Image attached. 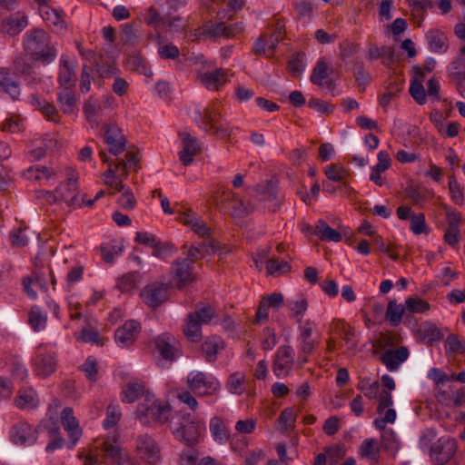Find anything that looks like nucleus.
I'll return each instance as SVG.
<instances>
[{"label":"nucleus","instance_id":"nucleus-15","mask_svg":"<svg viewBox=\"0 0 465 465\" xmlns=\"http://www.w3.org/2000/svg\"><path fill=\"white\" fill-rule=\"evenodd\" d=\"M99 459L101 463L105 465H124L127 460V454L116 442L105 440L101 445Z\"/></svg>","mask_w":465,"mask_h":465},{"label":"nucleus","instance_id":"nucleus-13","mask_svg":"<svg viewBox=\"0 0 465 465\" xmlns=\"http://www.w3.org/2000/svg\"><path fill=\"white\" fill-rule=\"evenodd\" d=\"M457 450L456 440L451 438H440L430 448L431 456L438 465L448 463Z\"/></svg>","mask_w":465,"mask_h":465},{"label":"nucleus","instance_id":"nucleus-54","mask_svg":"<svg viewBox=\"0 0 465 465\" xmlns=\"http://www.w3.org/2000/svg\"><path fill=\"white\" fill-rule=\"evenodd\" d=\"M358 389L364 394L365 397L371 400L378 396L380 384L377 381H371L370 380H361L358 385Z\"/></svg>","mask_w":465,"mask_h":465},{"label":"nucleus","instance_id":"nucleus-18","mask_svg":"<svg viewBox=\"0 0 465 465\" xmlns=\"http://www.w3.org/2000/svg\"><path fill=\"white\" fill-rule=\"evenodd\" d=\"M447 74L450 82L456 85L460 95L465 98V61L454 57L447 66Z\"/></svg>","mask_w":465,"mask_h":465},{"label":"nucleus","instance_id":"nucleus-60","mask_svg":"<svg viewBox=\"0 0 465 465\" xmlns=\"http://www.w3.org/2000/svg\"><path fill=\"white\" fill-rule=\"evenodd\" d=\"M359 51V45L349 40H344L339 45V57L346 61Z\"/></svg>","mask_w":465,"mask_h":465},{"label":"nucleus","instance_id":"nucleus-36","mask_svg":"<svg viewBox=\"0 0 465 465\" xmlns=\"http://www.w3.org/2000/svg\"><path fill=\"white\" fill-rule=\"evenodd\" d=\"M223 348V341L220 338L208 339L202 344V351L209 362L214 361L218 352Z\"/></svg>","mask_w":465,"mask_h":465},{"label":"nucleus","instance_id":"nucleus-49","mask_svg":"<svg viewBox=\"0 0 465 465\" xmlns=\"http://www.w3.org/2000/svg\"><path fill=\"white\" fill-rule=\"evenodd\" d=\"M382 447L392 453H395L400 449V440H398L392 429H387L381 432Z\"/></svg>","mask_w":465,"mask_h":465},{"label":"nucleus","instance_id":"nucleus-41","mask_svg":"<svg viewBox=\"0 0 465 465\" xmlns=\"http://www.w3.org/2000/svg\"><path fill=\"white\" fill-rule=\"evenodd\" d=\"M227 199L232 200L230 209L232 211V214L235 217L246 216L252 211V208L245 205V203L232 192H229L227 193Z\"/></svg>","mask_w":465,"mask_h":465},{"label":"nucleus","instance_id":"nucleus-47","mask_svg":"<svg viewBox=\"0 0 465 465\" xmlns=\"http://www.w3.org/2000/svg\"><path fill=\"white\" fill-rule=\"evenodd\" d=\"M121 28V40L124 44L134 45L139 43L140 35L134 24H124Z\"/></svg>","mask_w":465,"mask_h":465},{"label":"nucleus","instance_id":"nucleus-25","mask_svg":"<svg viewBox=\"0 0 465 465\" xmlns=\"http://www.w3.org/2000/svg\"><path fill=\"white\" fill-rule=\"evenodd\" d=\"M155 348L162 358L168 361H173L178 356L175 346V339L170 334L163 333L155 339Z\"/></svg>","mask_w":465,"mask_h":465},{"label":"nucleus","instance_id":"nucleus-46","mask_svg":"<svg viewBox=\"0 0 465 465\" xmlns=\"http://www.w3.org/2000/svg\"><path fill=\"white\" fill-rule=\"evenodd\" d=\"M329 66L323 58H321L312 70L311 82L316 85H322L323 79L328 76Z\"/></svg>","mask_w":465,"mask_h":465},{"label":"nucleus","instance_id":"nucleus-6","mask_svg":"<svg viewBox=\"0 0 465 465\" xmlns=\"http://www.w3.org/2000/svg\"><path fill=\"white\" fill-rule=\"evenodd\" d=\"M243 29L244 26L242 22L228 25L223 22H206L198 29V35L203 39H216L222 36L231 38L242 33Z\"/></svg>","mask_w":465,"mask_h":465},{"label":"nucleus","instance_id":"nucleus-51","mask_svg":"<svg viewBox=\"0 0 465 465\" xmlns=\"http://www.w3.org/2000/svg\"><path fill=\"white\" fill-rule=\"evenodd\" d=\"M153 255L161 259H164L176 251L174 245L170 242H161L159 239L156 241V244L153 247Z\"/></svg>","mask_w":465,"mask_h":465},{"label":"nucleus","instance_id":"nucleus-32","mask_svg":"<svg viewBox=\"0 0 465 465\" xmlns=\"http://www.w3.org/2000/svg\"><path fill=\"white\" fill-rule=\"evenodd\" d=\"M220 251L221 246L220 243L217 242H210L209 244L203 242L198 246H191L187 252V257L185 259H189V262H192V264H193L194 262L204 258L207 254L211 252L215 253Z\"/></svg>","mask_w":465,"mask_h":465},{"label":"nucleus","instance_id":"nucleus-17","mask_svg":"<svg viewBox=\"0 0 465 465\" xmlns=\"http://www.w3.org/2000/svg\"><path fill=\"white\" fill-rule=\"evenodd\" d=\"M57 82L58 88L75 86V62L70 61L66 54L61 55Z\"/></svg>","mask_w":465,"mask_h":465},{"label":"nucleus","instance_id":"nucleus-10","mask_svg":"<svg viewBox=\"0 0 465 465\" xmlns=\"http://www.w3.org/2000/svg\"><path fill=\"white\" fill-rule=\"evenodd\" d=\"M136 450L150 465H157L161 460V449L156 440L148 434L140 435L137 438Z\"/></svg>","mask_w":465,"mask_h":465},{"label":"nucleus","instance_id":"nucleus-48","mask_svg":"<svg viewBox=\"0 0 465 465\" xmlns=\"http://www.w3.org/2000/svg\"><path fill=\"white\" fill-rule=\"evenodd\" d=\"M139 279L140 274L138 272H129L118 280L117 288L122 292H131L136 287Z\"/></svg>","mask_w":465,"mask_h":465},{"label":"nucleus","instance_id":"nucleus-64","mask_svg":"<svg viewBox=\"0 0 465 465\" xmlns=\"http://www.w3.org/2000/svg\"><path fill=\"white\" fill-rule=\"evenodd\" d=\"M244 377L239 373L229 376L227 386L231 393L241 394L244 391Z\"/></svg>","mask_w":465,"mask_h":465},{"label":"nucleus","instance_id":"nucleus-50","mask_svg":"<svg viewBox=\"0 0 465 465\" xmlns=\"http://www.w3.org/2000/svg\"><path fill=\"white\" fill-rule=\"evenodd\" d=\"M121 416L122 413L118 405H108L106 409V417L103 421L104 428L106 430L114 428L118 423Z\"/></svg>","mask_w":465,"mask_h":465},{"label":"nucleus","instance_id":"nucleus-16","mask_svg":"<svg viewBox=\"0 0 465 465\" xmlns=\"http://www.w3.org/2000/svg\"><path fill=\"white\" fill-rule=\"evenodd\" d=\"M256 193L259 201L268 203L269 211L275 213L281 207L282 201L278 196L277 186L271 181L256 186Z\"/></svg>","mask_w":465,"mask_h":465},{"label":"nucleus","instance_id":"nucleus-35","mask_svg":"<svg viewBox=\"0 0 465 465\" xmlns=\"http://www.w3.org/2000/svg\"><path fill=\"white\" fill-rule=\"evenodd\" d=\"M315 234L322 240L338 242L341 241V234L332 229L323 220H319L315 225Z\"/></svg>","mask_w":465,"mask_h":465},{"label":"nucleus","instance_id":"nucleus-2","mask_svg":"<svg viewBox=\"0 0 465 465\" xmlns=\"http://www.w3.org/2000/svg\"><path fill=\"white\" fill-rule=\"evenodd\" d=\"M24 47L33 60L48 64L57 56L56 48L50 44L49 35L43 29L27 32L24 39Z\"/></svg>","mask_w":465,"mask_h":465},{"label":"nucleus","instance_id":"nucleus-3","mask_svg":"<svg viewBox=\"0 0 465 465\" xmlns=\"http://www.w3.org/2000/svg\"><path fill=\"white\" fill-rule=\"evenodd\" d=\"M136 413L140 422L144 425L152 422L164 423L169 420L171 408L146 398L144 402L138 405Z\"/></svg>","mask_w":465,"mask_h":465},{"label":"nucleus","instance_id":"nucleus-44","mask_svg":"<svg viewBox=\"0 0 465 465\" xmlns=\"http://www.w3.org/2000/svg\"><path fill=\"white\" fill-rule=\"evenodd\" d=\"M266 270L272 276H281L290 272L291 265L286 261H278L275 258H272L266 262Z\"/></svg>","mask_w":465,"mask_h":465},{"label":"nucleus","instance_id":"nucleus-29","mask_svg":"<svg viewBox=\"0 0 465 465\" xmlns=\"http://www.w3.org/2000/svg\"><path fill=\"white\" fill-rule=\"evenodd\" d=\"M28 25L27 16L17 12L12 14L2 23V31L9 35H16L23 31Z\"/></svg>","mask_w":465,"mask_h":465},{"label":"nucleus","instance_id":"nucleus-19","mask_svg":"<svg viewBox=\"0 0 465 465\" xmlns=\"http://www.w3.org/2000/svg\"><path fill=\"white\" fill-rule=\"evenodd\" d=\"M183 150L180 152V160L183 165L188 166L193 161V156L201 151V144L196 137H193L190 134L180 133L179 134Z\"/></svg>","mask_w":465,"mask_h":465},{"label":"nucleus","instance_id":"nucleus-59","mask_svg":"<svg viewBox=\"0 0 465 465\" xmlns=\"http://www.w3.org/2000/svg\"><path fill=\"white\" fill-rule=\"evenodd\" d=\"M94 74V67L85 64L83 66L80 77V91L83 94H86L91 90V80L94 79L93 76Z\"/></svg>","mask_w":465,"mask_h":465},{"label":"nucleus","instance_id":"nucleus-38","mask_svg":"<svg viewBox=\"0 0 465 465\" xmlns=\"http://www.w3.org/2000/svg\"><path fill=\"white\" fill-rule=\"evenodd\" d=\"M183 332L191 341L197 342L202 338V323L189 313L187 315Z\"/></svg>","mask_w":465,"mask_h":465},{"label":"nucleus","instance_id":"nucleus-37","mask_svg":"<svg viewBox=\"0 0 465 465\" xmlns=\"http://www.w3.org/2000/svg\"><path fill=\"white\" fill-rule=\"evenodd\" d=\"M47 322V315L37 305H34L28 312V323L35 331H43Z\"/></svg>","mask_w":465,"mask_h":465},{"label":"nucleus","instance_id":"nucleus-11","mask_svg":"<svg viewBox=\"0 0 465 465\" xmlns=\"http://www.w3.org/2000/svg\"><path fill=\"white\" fill-rule=\"evenodd\" d=\"M58 201L64 202L70 207H80L81 202L78 198L77 177L73 171L68 173L65 183H60L55 189Z\"/></svg>","mask_w":465,"mask_h":465},{"label":"nucleus","instance_id":"nucleus-42","mask_svg":"<svg viewBox=\"0 0 465 465\" xmlns=\"http://www.w3.org/2000/svg\"><path fill=\"white\" fill-rule=\"evenodd\" d=\"M101 109L98 102L90 97L84 104L83 111L86 120L91 124L92 127L98 125V111Z\"/></svg>","mask_w":465,"mask_h":465},{"label":"nucleus","instance_id":"nucleus-52","mask_svg":"<svg viewBox=\"0 0 465 465\" xmlns=\"http://www.w3.org/2000/svg\"><path fill=\"white\" fill-rule=\"evenodd\" d=\"M325 175L330 181L341 182L347 178V170L339 164L332 163L326 167Z\"/></svg>","mask_w":465,"mask_h":465},{"label":"nucleus","instance_id":"nucleus-55","mask_svg":"<svg viewBox=\"0 0 465 465\" xmlns=\"http://www.w3.org/2000/svg\"><path fill=\"white\" fill-rule=\"evenodd\" d=\"M144 22L148 25H152L157 29L164 26L166 23V17L161 16L157 9L153 6H151L144 15Z\"/></svg>","mask_w":465,"mask_h":465},{"label":"nucleus","instance_id":"nucleus-12","mask_svg":"<svg viewBox=\"0 0 465 465\" xmlns=\"http://www.w3.org/2000/svg\"><path fill=\"white\" fill-rule=\"evenodd\" d=\"M294 351L290 345H282L277 349L273 361V373L278 378L288 376L294 364Z\"/></svg>","mask_w":465,"mask_h":465},{"label":"nucleus","instance_id":"nucleus-22","mask_svg":"<svg viewBox=\"0 0 465 465\" xmlns=\"http://www.w3.org/2000/svg\"><path fill=\"white\" fill-rule=\"evenodd\" d=\"M193 264L189 259L177 260L173 264V277L177 281V287L183 288L194 280L193 274Z\"/></svg>","mask_w":465,"mask_h":465},{"label":"nucleus","instance_id":"nucleus-57","mask_svg":"<svg viewBox=\"0 0 465 465\" xmlns=\"http://www.w3.org/2000/svg\"><path fill=\"white\" fill-rule=\"evenodd\" d=\"M306 57L303 53H297L289 62L290 72L294 76H300L306 67Z\"/></svg>","mask_w":465,"mask_h":465},{"label":"nucleus","instance_id":"nucleus-27","mask_svg":"<svg viewBox=\"0 0 465 465\" xmlns=\"http://www.w3.org/2000/svg\"><path fill=\"white\" fill-rule=\"evenodd\" d=\"M425 38L430 52L436 54L448 52L449 39L444 32L439 29H430L426 33Z\"/></svg>","mask_w":465,"mask_h":465},{"label":"nucleus","instance_id":"nucleus-24","mask_svg":"<svg viewBox=\"0 0 465 465\" xmlns=\"http://www.w3.org/2000/svg\"><path fill=\"white\" fill-rule=\"evenodd\" d=\"M409 357V351L406 347L401 346L394 350H388L383 352L380 360L390 371H397L401 364Z\"/></svg>","mask_w":465,"mask_h":465},{"label":"nucleus","instance_id":"nucleus-8","mask_svg":"<svg viewBox=\"0 0 465 465\" xmlns=\"http://www.w3.org/2000/svg\"><path fill=\"white\" fill-rule=\"evenodd\" d=\"M38 428L25 420L15 422L10 429L9 439L15 445L32 446L37 441Z\"/></svg>","mask_w":465,"mask_h":465},{"label":"nucleus","instance_id":"nucleus-31","mask_svg":"<svg viewBox=\"0 0 465 465\" xmlns=\"http://www.w3.org/2000/svg\"><path fill=\"white\" fill-rule=\"evenodd\" d=\"M210 432L213 440L219 444H225L229 441L231 434L225 422L219 416H214L210 420Z\"/></svg>","mask_w":465,"mask_h":465},{"label":"nucleus","instance_id":"nucleus-45","mask_svg":"<svg viewBox=\"0 0 465 465\" xmlns=\"http://www.w3.org/2000/svg\"><path fill=\"white\" fill-rule=\"evenodd\" d=\"M444 349L447 355L465 353V344L455 334L448 335L445 340Z\"/></svg>","mask_w":465,"mask_h":465},{"label":"nucleus","instance_id":"nucleus-7","mask_svg":"<svg viewBox=\"0 0 465 465\" xmlns=\"http://www.w3.org/2000/svg\"><path fill=\"white\" fill-rule=\"evenodd\" d=\"M173 434L176 440L184 442L189 447H193L200 440L201 425L188 413L186 417H183V421L178 428L173 430Z\"/></svg>","mask_w":465,"mask_h":465},{"label":"nucleus","instance_id":"nucleus-39","mask_svg":"<svg viewBox=\"0 0 465 465\" xmlns=\"http://www.w3.org/2000/svg\"><path fill=\"white\" fill-rule=\"evenodd\" d=\"M406 307L398 304L395 300L390 301L386 310V319L390 322L391 326H398L405 312Z\"/></svg>","mask_w":465,"mask_h":465},{"label":"nucleus","instance_id":"nucleus-53","mask_svg":"<svg viewBox=\"0 0 465 465\" xmlns=\"http://www.w3.org/2000/svg\"><path fill=\"white\" fill-rule=\"evenodd\" d=\"M406 311L412 313H423L430 309V304L420 299L410 297L405 301Z\"/></svg>","mask_w":465,"mask_h":465},{"label":"nucleus","instance_id":"nucleus-40","mask_svg":"<svg viewBox=\"0 0 465 465\" xmlns=\"http://www.w3.org/2000/svg\"><path fill=\"white\" fill-rule=\"evenodd\" d=\"M287 307L292 312L293 317L298 323L302 322V319L308 309L307 299L301 295L296 300H291L287 302Z\"/></svg>","mask_w":465,"mask_h":465},{"label":"nucleus","instance_id":"nucleus-26","mask_svg":"<svg viewBox=\"0 0 465 465\" xmlns=\"http://www.w3.org/2000/svg\"><path fill=\"white\" fill-rule=\"evenodd\" d=\"M200 83L210 91H217L227 82L226 71L223 68L212 72L201 73L198 75Z\"/></svg>","mask_w":465,"mask_h":465},{"label":"nucleus","instance_id":"nucleus-43","mask_svg":"<svg viewBox=\"0 0 465 465\" xmlns=\"http://www.w3.org/2000/svg\"><path fill=\"white\" fill-rule=\"evenodd\" d=\"M190 314L202 324H210L212 320L215 317L214 309L210 305H203L202 303H198L195 312Z\"/></svg>","mask_w":465,"mask_h":465},{"label":"nucleus","instance_id":"nucleus-1","mask_svg":"<svg viewBox=\"0 0 465 465\" xmlns=\"http://www.w3.org/2000/svg\"><path fill=\"white\" fill-rule=\"evenodd\" d=\"M193 119L197 125L205 132H213L219 138H225L232 130L230 123L221 113V104L217 102L209 104L203 111L195 109Z\"/></svg>","mask_w":465,"mask_h":465},{"label":"nucleus","instance_id":"nucleus-23","mask_svg":"<svg viewBox=\"0 0 465 465\" xmlns=\"http://www.w3.org/2000/svg\"><path fill=\"white\" fill-rule=\"evenodd\" d=\"M14 69L16 74L20 75L26 82L27 85L34 87L41 82V78L34 71L32 63L22 56L14 58Z\"/></svg>","mask_w":465,"mask_h":465},{"label":"nucleus","instance_id":"nucleus-34","mask_svg":"<svg viewBox=\"0 0 465 465\" xmlns=\"http://www.w3.org/2000/svg\"><path fill=\"white\" fill-rule=\"evenodd\" d=\"M144 392V384L142 381H131L122 391V401L126 403H133Z\"/></svg>","mask_w":465,"mask_h":465},{"label":"nucleus","instance_id":"nucleus-5","mask_svg":"<svg viewBox=\"0 0 465 465\" xmlns=\"http://www.w3.org/2000/svg\"><path fill=\"white\" fill-rule=\"evenodd\" d=\"M187 386L198 396L212 395L216 392L221 384L213 375L199 371H193L187 375Z\"/></svg>","mask_w":465,"mask_h":465},{"label":"nucleus","instance_id":"nucleus-63","mask_svg":"<svg viewBox=\"0 0 465 465\" xmlns=\"http://www.w3.org/2000/svg\"><path fill=\"white\" fill-rule=\"evenodd\" d=\"M376 440L372 438L366 439L360 446L359 454L363 458L375 459L379 453V449L375 450Z\"/></svg>","mask_w":465,"mask_h":465},{"label":"nucleus","instance_id":"nucleus-61","mask_svg":"<svg viewBox=\"0 0 465 465\" xmlns=\"http://www.w3.org/2000/svg\"><path fill=\"white\" fill-rule=\"evenodd\" d=\"M294 9L299 18L309 21L313 15V6L312 3L303 0L294 3Z\"/></svg>","mask_w":465,"mask_h":465},{"label":"nucleus","instance_id":"nucleus-28","mask_svg":"<svg viewBox=\"0 0 465 465\" xmlns=\"http://www.w3.org/2000/svg\"><path fill=\"white\" fill-rule=\"evenodd\" d=\"M56 96L57 104L64 114H72L77 110V98L74 88H58Z\"/></svg>","mask_w":465,"mask_h":465},{"label":"nucleus","instance_id":"nucleus-21","mask_svg":"<svg viewBox=\"0 0 465 465\" xmlns=\"http://www.w3.org/2000/svg\"><path fill=\"white\" fill-rule=\"evenodd\" d=\"M140 329L141 325L137 321L130 320L125 322L122 327L115 331L114 339L116 343L121 347H127L133 344Z\"/></svg>","mask_w":465,"mask_h":465},{"label":"nucleus","instance_id":"nucleus-30","mask_svg":"<svg viewBox=\"0 0 465 465\" xmlns=\"http://www.w3.org/2000/svg\"><path fill=\"white\" fill-rule=\"evenodd\" d=\"M0 89L14 101L18 100L21 94L19 83L11 77L10 70L6 67H0Z\"/></svg>","mask_w":465,"mask_h":465},{"label":"nucleus","instance_id":"nucleus-9","mask_svg":"<svg viewBox=\"0 0 465 465\" xmlns=\"http://www.w3.org/2000/svg\"><path fill=\"white\" fill-rule=\"evenodd\" d=\"M140 296L148 307L156 309L169 299V285L160 282L148 283Z\"/></svg>","mask_w":465,"mask_h":465},{"label":"nucleus","instance_id":"nucleus-58","mask_svg":"<svg viewBox=\"0 0 465 465\" xmlns=\"http://www.w3.org/2000/svg\"><path fill=\"white\" fill-rule=\"evenodd\" d=\"M410 229L416 234L428 233L425 215L422 213L413 214L411 217Z\"/></svg>","mask_w":465,"mask_h":465},{"label":"nucleus","instance_id":"nucleus-33","mask_svg":"<svg viewBox=\"0 0 465 465\" xmlns=\"http://www.w3.org/2000/svg\"><path fill=\"white\" fill-rule=\"evenodd\" d=\"M15 406L21 410H31L38 406L37 393L33 388L20 390L15 400Z\"/></svg>","mask_w":465,"mask_h":465},{"label":"nucleus","instance_id":"nucleus-20","mask_svg":"<svg viewBox=\"0 0 465 465\" xmlns=\"http://www.w3.org/2000/svg\"><path fill=\"white\" fill-rule=\"evenodd\" d=\"M61 420L64 430L68 432L70 442L68 448L72 449L75 446L81 436V430L76 418L74 416L72 408L66 407L61 412Z\"/></svg>","mask_w":465,"mask_h":465},{"label":"nucleus","instance_id":"nucleus-4","mask_svg":"<svg viewBox=\"0 0 465 465\" xmlns=\"http://www.w3.org/2000/svg\"><path fill=\"white\" fill-rule=\"evenodd\" d=\"M34 373L39 378H47L56 370L57 361L54 351L48 346L40 344L36 347L32 359Z\"/></svg>","mask_w":465,"mask_h":465},{"label":"nucleus","instance_id":"nucleus-14","mask_svg":"<svg viewBox=\"0 0 465 465\" xmlns=\"http://www.w3.org/2000/svg\"><path fill=\"white\" fill-rule=\"evenodd\" d=\"M104 130V140L108 146L109 153L114 155H119L124 152L127 140L122 130L114 124H105Z\"/></svg>","mask_w":465,"mask_h":465},{"label":"nucleus","instance_id":"nucleus-56","mask_svg":"<svg viewBox=\"0 0 465 465\" xmlns=\"http://www.w3.org/2000/svg\"><path fill=\"white\" fill-rule=\"evenodd\" d=\"M122 246L117 245L114 242H110L101 245V252L103 254V259L107 263H112L114 260V257L121 253Z\"/></svg>","mask_w":465,"mask_h":465},{"label":"nucleus","instance_id":"nucleus-62","mask_svg":"<svg viewBox=\"0 0 465 465\" xmlns=\"http://www.w3.org/2000/svg\"><path fill=\"white\" fill-rule=\"evenodd\" d=\"M410 94L419 104H424L426 103V91L420 81L416 79L411 81Z\"/></svg>","mask_w":465,"mask_h":465}]
</instances>
